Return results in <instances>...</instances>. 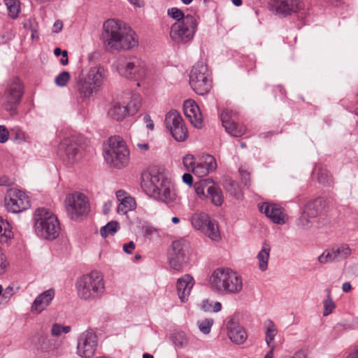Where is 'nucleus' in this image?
I'll return each instance as SVG.
<instances>
[{
	"label": "nucleus",
	"instance_id": "obj_52",
	"mask_svg": "<svg viewBox=\"0 0 358 358\" xmlns=\"http://www.w3.org/2000/svg\"><path fill=\"white\" fill-rule=\"evenodd\" d=\"M8 135L9 133L6 127L3 125H0V143H6L8 141Z\"/></svg>",
	"mask_w": 358,
	"mask_h": 358
},
{
	"label": "nucleus",
	"instance_id": "obj_19",
	"mask_svg": "<svg viewBox=\"0 0 358 358\" xmlns=\"http://www.w3.org/2000/svg\"><path fill=\"white\" fill-rule=\"evenodd\" d=\"M189 243L185 239H180L172 243L173 252L169 257L170 266L176 270L180 271L188 260L187 252Z\"/></svg>",
	"mask_w": 358,
	"mask_h": 358
},
{
	"label": "nucleus",
	"instance_id": "obj_24",
	"mask_svg": "<svg viewBox=\"0 0 358 358\" xmlns=\"http://www.w3.org/2000/svg\"><path fill=\"white\" fill-rule=\"evenodd\" d=\"M13 238V233L10 224L0 217V243H8ZM8 265V263L0 246V275L4 273Z\"/></svg>",
	"mask_w": 358,
	"mask_h": 358
},
{
	"label": "nucleus",
	"instance_id": "obj_23",
	"mask_svg": "<svg viewBox=\"0 0 358 358\" xmlns=\"http://www.w3.org/2000/svg\"><path fill=\"white\" fill-rule=\"evenodd\" d=\"M226 328L227 336L232 343L241 345L246 341L248 338L246 331L238 321L229 318L227 322Z\"/></svg>",
	"mask_w": 358,
	"mask_h": 358
},
{
	"label": "nucleus",
	"instance_id": "obj_48",
	"mask_svg": "<svg viewBox=\"0 0 358 358\" xmlns=\"http://www.w3.org/2000/svg\"><path fill=\"white\" fill-rule=\"evenodd\" d=\"M238 171L241 176L242 182L244 184L245 187H249L250 186V173L248 171L244 170L242 168H240Z\"/></svg>",
	"mask_w": 358,
	"mask_h": 358
},
{
	"label": "nucleus",
	"instance_id": "obj_1",
	"mask_svg": "<svg viewBox=\"0 0 358 358\" xmlns=\"http://www.w3.org/2000/svg\"><path fill=\"white\" fill-rule=\"evenodd\" d=\"M141 188L150 197L172 206L178 201L174 185L162 169L153 166L141 174Z\"/></svg>",
	"mask_w": 358,
	"mask_h": 358
},
{
	"label": "nucleus",
	"instance_id": "obj_35",
	"mask_svg": "<svg viewBox=\"0 0 358 358\" xmlns=\"http://www.w3.org/2000/svg\"><path fill=\"white\" fill-rule=\"evenodd\" d=\"M171 341L176 347L183 348L187 345L188 339L185 332L178 331L171 335Z\"/></svg>",
	"mask_w": 358,
	"mask_h": 358
},
{
	"label": "nucleus",
	"instance_id": "obj_18",
	"mask_svg": "<svg viewBox=\"0 0 358 358\" xmlns=\"http://www.w3.org/2000/svg\"><path fill=\"white\" fill-rule=\"evenodd\" d=\"M165 124L176 141L182 142L187 138V129L182 117L176 110H171L166 115Z\"/></svg>",
	"mask_w": 358,
	"mask_h": 358
},
{
	"label": "nucleus",
	"instance_id": "obj_8",
	"mask_svg": "<svg viewBox=\"0 0 358 358\" xmlns=\"http://www.w3.org/2000/svg\"><path fill=\"white\" fill-rule=\"evenodd\" d=\"M103 157L111 166L121 169L129 162V151L120 136H113L108 139V148L105 150Z\"/></svg>",
	"mask_w": 358,
	"mask_h": 358
},
{
	"label": "nucleus",
	"instance_id": "obj_27",
	"mask_svg": "<svg viewBox=\"0 0 358 358\" xmlns=\"http://www.w3.org/2000/svg\"><path fill=\"white\" fill-rule=\"evenodd\" d=\"M55 296L53 289H49L40 294L34 299L31 306V311L35 313H41L51 303Z\"/></svg>",
	"mask_w": 358,
	"mask_h": 358
},
{
	"label": "nucleus",
	"instance_id": "obj_60",
	"mask_svg": "<svg viewBox=\"0 0 358 358\" xmlns=\"http://www.w3.org/2000/svg\"><path fill=\"white\" fill-rule=\"evenodd\" d=\"M346 358H358V345L349 353Z\"/></svg>",
	"mask_w": 358,
	"mask_h": 358
},
{
	"label": "nucleus",
	"instance_id": "obj_3",
	"mask_svg": "<svg viewBox=\"0 0 358 358\" xmlns=\"http://www.w3.org/2000/svg\"><path fill=\"white\" fill-rule=\"evenodd\" d=\"M106 76L107 71L101 66L92 67L86 73L82 72L76 78L73 86L76 99L83 103H88L93 94L98 92Z\"/></svg>",
	"mask_w": 358,
	"mask_h": 358
},
{
	"label": "nucleus",
	"instance_id": "obj_25",
	"mask_svg": "<svg viewBox=\"0 0 358 358\" xmlns=\"http://www.w3.org/2000/svg\"><path fill=\"white\" fill-rule=\"evenodd\" d=\"M183 111L185 116L189 120L191 123L196 128H201L203 126L202 115L200 108L196 103L188 99L183 103Z\"/></svg>",
	"mask_w": 358,
	"mask_h": 358
},
{
	"label": "nucleus",
	"instance_id": "obj_20",
	"mask_svg": "<svg viewBox=\"0 0 358 358\" xmlns=\"http://www.w3.org/2000/svg\"><path fill=\"white\" fill-rule=\"evenodd\" d=\"M259 210L275 224H283L287 220L285 209L278 204L268 202L262 203L259 205Z\"/></svg>",
	"mask_w": 358,
	"mask_h": 358
},
{
	"label": "nucleus",
	"instance_id": "obj_49",
	"mask_svg": "<svg viewBox=\"0 0 358 358\" xmlns=\"http://www.w3.org/2000/svg\"><path fill=\"white\" fill-rule=\"evenodd\" d=\"M7 9L9 13V16L12 19H16L18 17V15L20 11V3L13 5V6L11 4H10V6H8Z\"/></svg>",
	"mask_w": 358,
	"mask_h": 358
},
{
	"label": "nucleus",
	"instance_id": "obj_26",
	"mask_svg": "<svg viewBox=\"0 0 358 358\" xmlns=\"http://www.w3.org/2000/svg\"><path fill=\"white\" fill-rule=\"evenodd\" d=\"M194 285V280L193 277L188 274L178 279L176 283L177 293L182 303H185L188 301Z\"/></svg>",
	"mask_w": 358,
	"mask_h": 358
},
{
	"label": "nucleus",
	"instance_id": "obj_6",
	"mask_svg": "<svg viewBox=\"0 0 358 358\" xmlns=\"http://www.w3.org/2000/svg\"><path fill=\"white\" fill-rule=\"evenodd\" d=\"M34 229L36 234L46 240L57 238L61 227L57 217L45 208H38L35 212Z\"/></svg>",
	"mask_w": 358,
	"mask_h": 358
},
{
	"label": "nucleus",
	"instance_id": "obj_2",
	"mask_svg": "<svg viewBox=\"0 0 358 358\" xmlns=\"http://www.w3.org/2000/svg\"><path fill=\"white\" fill-rule=\"evenodd\" d=\"M101 39L106 50L110 52L131 50L138 45L136 32L114 19L104 22Z\"/></svg>",
	"mask_w": 358,
	"mask_h": 358
},
{
	"label": "nucleus",
	"instance_id": "obj_64",
	"mask_svg": "<svg viewBox=\"0 0 358 358\" xmlns=\"http://www.w3.org/2000/svg\"><path fill=\"white\" fill-rule=\"evenodd\" d=\"M137 147L141 150V151H147L149 149V145L145 143H137Z\"/></svg>",
	"mask_w": 358,
	"mask_h": 358
},
{
	"label": "nucleus",
	"instance_id": "obj_47",
	"mask_svg": "<svg viewBox=\"0 0 358 358\" xmlns=\"http://www.w3.org/2000/svg\"><path fill=\"white\" fill-rule=\"evenodd\" d=\"M317 259L321 264H327L328 262H334L330 250H327L323 252V253L317 257Z\"/></svg>",
	"mask_w": 358,
	"mask_h": 358
},
{
	"label": "nucleus",
	"instance_id": "obj_55",
	"mask_svg": "<svg viewBox=\"0 0 358 358\" xmlns=\"http://www.w3.org/2000/svg\"><path fill=\"white\" fill-rule=\"evenodd\" d=\"M135 246V243L133 241H129V243L123 245V250L127 254H131Z\"/></svg>",
	"mask_w": 358,
	"mask_h": 358
},
{
	"label": "nucleus",
	"instance_id": "obj_43",
	"mask_svg": "<svg viewBox=\"0 0 358 358\" xmlns=\"http://www.w3.org/2000/svg\"><path fill=\"white\" fill-rule=\"evenodd\" d=\"M323 304H324V312H323L324 316H327L329 314H331L333 312L334 309L336 308L335 303L331 297L330 292H329L327 299L323 301Z\"/></svg>",
	"mask_w": 358,
	"mask_h": 358
},
{
	"label": "nucleus",
	"instance_id": "obj_33",
	"mask_svg": "<svg viewBox=\"0 0 358 358\" xmlns=\"http://www.w3.org/2000/svg\"><path fill=\"white\" fill-rule=\"evenodd\" d=\"M266 327V343L268 346H271V343L274 341V338L278 333V329L274 322L268 319L265 322Z\"/></svg>",
	"mask_w": 358,
	"mask_h": 358
},
{
	"label": "nucleus",
	"instance_id": "obj_58",
	"mask_svg": "<svg viewBox=\"0 0 358 358\" xmlns=\"http://www.w3.org/2000/svg\"><path fill=\"white\" fill-rule=\"evenodd\" d=\"M13 288L10 287H8L4 292L2 293V296L6 299H9L13 295Z\"/></svg>",
	"mask_w": 358,
	"mask_h": 358
},
{
	"label": "nucleus",
	"instance_id": "obj_13",
	"mask_svg": "<svg viewBox=\"0 0 358 358\" xmlns=\"http://www.w3.org/2000/svg\"><path fill=\"white\" fill-rule=\"evenodd\" d=\"M65 208L70 219L78 220L87 215L90 211V204L85 194L74 192L66 196Z\"/></svg>",
	"mask_w": 358,
	"mask_h": 358
},
{
	"label": "nucleus",
	"instance_id": "obj_21",
	"mask_svg": "<svg viewBox=\"0 0 358 358\" xmlns=\"http://www.w3.org/2000/svg\"><path fill=\"white\" fill-rule=\"evenodd\" d=\"M235 113L228 109L224 110L220 114L222 126L226 131L234 137H240L245 134L246 128L244 126L238 125L234 119Z\"/></svg>",
	"mask_w": 358,
	"mask_h": 358
},
{
	"label": "nucleus",
	"instance_id": "obj_10",
	"mask_svg": "<svg viewBox=\"0 0 358 358\" xmlns=\"http://www.w3.org/2000/svg\"><path fill=\"white\" fill-rule=\"evenodd\" d=\"M191 88L199 95L207 94L212 88L211 73L208 66L203 62L193 66L189 73Z\"/></svg>",
	"mask_w": 358,
	"mask_h": 358
},
{
	"label": "nucleus",
	"instance_id": "obj_59",
	"mask_svg": "<svg viewBox=\"0 0 358 358\" xmlns=\"http://www.w3.org/2000/svg\"><path fill=\"white\" fill-rule=\"evenodd\" d=\"M59 62L64 66L68 64L69 59H68V52L66 50L62 51V58L60 59Z\"/></svg>",
	"mask_w": 358,
	"mask_h": 358
},
{
	"label": "nucleus",
	"instance_id": "obj_51",
	"mask_svg": "<svg viewBox=\"0 0 358 358\" xmlns=\"http://www.w3.org/2000/svg\"><path fill=\"white\" fill-rule=\"evenodd\" d=\"M143 231L144 236L150 238L157 233V229L151 225L145 224L143 227Z\"/></svg>",
	"mask_w": 358,
	"mask_h": 358
},
{
	"label": "nucleus",
	"instance_id": "obj_41",
	"mask_svg": "<svg viewBox=\"0 0 358 358\" xmlns=\"http://www.w3.org/2000/svg\"><path fill=\"white\" fill-rule=\"evenodd\" d=\"M70 78V73L68 71H64L55 77V83L58 87H64L67 85Z\"/></svg>",
	"mask_w": 358,
	"mask_h": 358
},
{
	"label": "nucleus",
	"instance_id": "obj_56",
	"mask_svg": "<svg viewBox=\"0 0 358 358\" xmlns=\"http://www.w3.org/2000/svg\"><path fill=\"white\" fill-rule=\"evenodd\" d=\"M63 28V22L61 20H56L52 27V32L59 33Z\"/></svg>",
	"mask_w": 358,
	"mask_h": 358
},
{
	"label": "nucleus",
	"instance_id": "obj_5",
	"mask_svg": "<svg viewBox=\"0 0 358 358\" xmlns=\"http://www.w3.org/2000/svg\"><path fill=\"white\" fill-rule=\"evenodd\" d=\"M76 285L79 298L89 301L99 299L105 291L103 276L97 271L81 276Z\"/></svg>",
	"mask_w": 358,
	"mask_h": 358
},
{
	"label": "nucleus",
	"instance_id": "obj_34",
	"mask_svg": "<svg viewBox=\"0 0 358 358\" xmlns=\"http://www.w3.org/2000/svg\"><path fill=\"white\" fill-rule=\"evenodd\" d=\"M136 201L134 198L129 196L123 198V200L117 206V212L119 213L127 214L128 211H131L135 208Z\"/></svg>",
	"mask_w": 358,
	"mask_h": 358
},
{
	"label": "nucleus",
	"instance_id": "obj_4",
	"mask_svg": "<svg viewBox=\"0 0 358 358\" xmlns=\"http://www.w3.org/2000/svg\"><path fill=\"white\" fill-rule=\"evenodd\" d=\"M213 290L220 294H238L243 289L242 277L229 268H217L210 278Z\"/></svg>",
	"mask_w": 358,
	"mask_h": 358
},
{
	"label": "nucleus",
	"instance_id": "obj_29",
	"mask_svg": "<svg viewBox=\"0 0 358 358\" xmlns=\"http://www.w3.org/2000/svg\"><path fill=\"white\" fill-rule=\"evenodd\" d=\"M271 246L266 243L264 242L262 249L257 255L258 260V266L260 271H265L268 268V262L270 257Z\"/></svg>",
	"mask_w": 358,
	"mask_h": 358
},
{
	"label": "nucleus",
	"instance_id": "obj_30",
	"mask_svg": "<svg viewBox=\"0 0 358 358\" xmlns=\"http://www.w3.org/2000/svg\"><path fill=\"white\" fill-rule=\"evenodd\" d=\"M330 251L334 262H340L348 258L352 252L349 245L345 243L333 247Z\"/></svg>",
	"mask_w": 358,
	"mask_h": 358
},
{
	"label": "nucleus",
	"instance_id": "obj_62",
	"mask_svg": "<svg viewBox=\"0 0 358 358\" xmlns=\"http://www.w3.org/2000/svg\"><path fill=\"white\" fill-rule=\"evenodd\" d=\"M116 197L120 202L123 200V198H128L129 196H126V192L123 190H118L116 192Z\"/></svg>",
	"mask_w": 358,
	"mask_h": 358
},
{
	"label": "nucleus",
	"instance_id": "obj_44",
	"mask_svg": "<svg viewBox=\"0 0 358 358\" xmlns=\"http://www.w3.org/2000/svg\"><path fill=\"white\" fill-rule=\"evenodd\" d=\"M167 14L173 19L176 20L177 22L183 21V19L186 17L182 10L176 7L168 9Z\"/></svg>",
	"mask_w": 358,
	"mask_h": 358
},
{
	"label": "nucleus",
	"instance_id": "obj_28",
	"mask_svg": "<svg viewBox=\"0 0 358 358\" xmlns=\"http://www.w3.org/2000/svg\"><path fill=\"white\" fill-rule=\"evenodd\" d=\"M325 206V201L322 198L318 197L308 201L303 210L310 218H315L322 213Z\"/></svg>",
	"mask_w": 358,
	"mask_h": 358
},
{
	"label": "nucleus",
	"instance_id": "obj_38",
	"mask_svg": "<svg viewBox=\"0 0 358 358\" xmlns=\"http://www.w3.org/2000/svg\"><path fill=\"white\" fill-rule=\"evenodd\" d=\"M317 180L320 183L329 186L333 182L332 177L326 168L321 167L318 170Z\"/></svg>",
	"mask_w": 358,
	"mask_h": 358
},
{
	"label": "nucleus",
	"instance_id": "obj_36",
	"mask_svg": "<svg viewBox=\"0 0 358 358\" xmlns=\"http://www.w3.org/2000/svg\"><path fill=\"white\" fill-rule=\"evenodd\" d=\"M37 348L42 352H50L55 348V342L47 336H41L38 338Z\"/></svg>",
	"mask_w": 358,
	"mask_h": 358
},
{
	"label": "nucleus",
	"instance_id": "obj_11",
	"mask_svg": "<svg viewBox=\"0 0 358 358\" xmlns=\"http://www.w3.org/2000/svg\"><path fill=\"white\" fill-rule=\"evenodd\" d=\"M196 29L197 22L195 17L187 15L183 21L176 22L172 24L169 35L175 43L185 44L193 39Z\"/></svg>",
	"mask_w": 358,
	"mask_h": 358
},
{
	"label": "nucleus",
	"instance_id": "obj_40",
	"mask_svg": "<svg viewBox=\"0 0 358 358\" xmlns=\"http://www.w3.org/2000/svg\"><path fill=\"white\" fill-rule=\"evenodd\" d=\"M306 213L303 210L302 214L300 217L296 220V226L302 229H308L312 226V222Z\"/></svg>",
	"mask_w": 358,
	"mask_h": 358
},
{
	"label": "nucleus",
	"instance_id": "obj_53",
	"mask_svg": "<svg viewBox=\"0 0 358 358\" xmlns=\"http://www.w3.org/2000/svg\"><path fill=\"white\" fill-rule=\"evenodd\" d=\"M213 301L208 299L202 301L201 308L205 312H212L213 310Z\"/></svg>",
	"mask_w": 358,
	"mask_h": 358
},
{
	"label": "nucleus",
	"instance_id": "obj_46",
	"mask_svg": "<svg viewBox=\"0 0 358 358\" xmlns=\"http://www.w3.org/2000/svg\"><path fill=\"white\" fill-rule=\"evenodd\" d=\"M182 161L184 166L188 171H193V169L195 168L196 166L194 163V158L192 155H187L185 157H184Z\"/></svg>",
	"mask_w": 358,
	"mask_h": 358
},
{
	"label": "nucleus",
	"instance_id": "obj_14",
	"mask_svg": "<svg viewBox=\"0 0 358 358\" xmlns=\"http://www.w3.org/2000/svg\"><path fill=\"white\" fill-rule=\"evenodd\" d=\"M194 188L195 193L201 199H209L216 206L222 204L224 201L222 192L212 179H201L194 184Z\"/></svg>",
	"mask_w": 358,
	"mask_h": 358
},
{
	"label": "nucleus",
	"instance_id": "obj_9",
	"mask_svg": "<svg viewBox=\"0 0 358 358\" xmlns=\"http://www.w3.org/2000/svg\"><path fill=\"white\" fill-rule=\"evenodd\" d=\"M24 93V86L22 81L17 76L12 78L1 96V102L4 110L11 115L16 114L17 108L22 101Z\"/></svg>",
	"mask_w": 358,
	"mask_h": 358
},
{
	"label": "nucleus",
	"instance_id": "obj_61",
	"mask_svg": "<svg viewBox=\"0 0 358 358\" xmlns=\"http://www.w3.org/2000/svg\"><path fill=\"white\" fill-rule=\"evenodd\" d=\"M283 358H306V356L303 351H298L292 357L287 356Z\"/></svg>",
	"mask_w": 358,
	"mask_h": 358
},
{
	"label": "nucleus",
	"instance_id": "obj_32",
	"mask_svg": "<svg viewBox=\"0 0 358 358\" xmlns=\"http://www.w3.org/2000/svg\"><path fill=\"white\" fill-rule=\"evenodd\" d=\"M129 115L136 114L141 108V99L138 94H132L130 101L124 105Z\"/></svg>",
	"mask_w": 358,
	"mask_h": 358
},
{
	"label": "nucleus",
	"instance_id": "obj_37",
	"mask_svg": "<svg viewBox=\"0 0 358 358\" xmlns=\"http://www.w3.org/2000/svg\"><path fill=\"white\" fill-rule=\"evenodd\" d=\"M119 228V224L117 221H110L100 229L102 237L106 238L108 236H113Z\"/></svg>",
	"mask_w": 358,
	"mask_h": 358
},
{
	"label": "nucleus",
	"instance_id": "obj_63",
	"mask_svg": "<svg viewBox=\"0 0 358 358\" xmlns=\"http://www.w3.org/2000/svg\"><path fill=\"white\" fill-rule=\"evenodd\" d=\"M222 309V304L219 301H216L215 303H213V310L212 312L217 313L220 311Z\"/></svg>",
	"mask_w": 358,
	"mask_h": 358
},
{
	"label": "nucleus",
	"instance_id": "obj_50",
	"mask_svg": "<svg viewBox=\"0 0 358 358\" xmlns=\"http://www.w3.org/2000/svg\"><path fill=\"white\" fill-rule=\"evenodd\" d=\"M203 164L206 166V168H208L210 172L215 170L217 166L215 159L211 156L207 157L206 158L205 162Z\"/></svg>",
	"mask_w": 358,
	"mask_h": 358
},
{
	"label": "nucleus",
	"instance_id": "obj_7",
	"mask_svg": "<svg viewBox=\"0 0 358 358\" xmlns=\"http://www.w3.org/2000/svg\"><path fill=\"white\" fill-rule=\"evenodd\" d=\"M89 141L82 134H73L65 137L59 145V150L64 154V160L68 165L77 163L87 150Z\"/></svg>",
	"mask_w": 358,
	"mask_h": 358
},
{
	"label": "nucleus",
	"instance_id": "obj_17",
	"mask_svg": "<svg viewBox=\"0 0 358 358\" xmlns=\"http://www.w3.org/2000/svg\"><path fill=\"white\" fill-rule=\"evenodd\" d=\"M98 345L97 336L92 329L81 333L77 339V354L82 358L92 357Z\"/></svg>",
	"mask_w": 358,
	"mask_h": 358
},
{
	"label": "nucleus",
	"instance_id": "obj_39",
	"mask_svg": "<svg viewBox=\"0 0 358 358\" xmlns=\"http://www.w3.org/2000/svg\"><path fill=\"white\" fill-rule=\"evenodd\" d=\"M214 320L212 318H206L197 321V326L199 331L203 334H208L213 325Z\"/></svg>",
	"mask_w": 358,
	"mask_h": 358
},
{
	"label": "nucleus",
	"instance_id": "obj_12",
	"mask_svg": "<svg viewBox=\"0 0 358 358\" xmlns=\"http://www.w3.org/2000/svg\"><path fill=\"white\" fill-rule=\"evenodd\" d=\"M116 69L122 77L135 81L144 78L147 73L145 63L137 57L120 59Z\"/></svg>",
	"mask_w": 358,
	"mask_h": 358
},
{
	"label": "nucleus",
	"instance_id": "obj_31",
	"mask_svg": "<svg viewBox=\"0 0 358 358\" xmlns=\"http://www.w3.org/2000/svg\"><path fill=\"white\" fill-rule=\"evenodd\" d=\"M108 115L117 121H121L127 115H129L125 106L120 103H115L109 110Z\"/></svg>",
	"mask_w": 358,
	"mask_h": 358
},
{
	"label": "nucleus",
	"instance_id": "obj_45",
	"mask_svg": "<svg viewBox=\"0 0 358 358\" xmlns=\"http://www.w3.org/2000/svg\"><path fill=\"white\" fill-rule=\"evenodd\" d=\"M192 172L194 173V174L200 177L208 174V173H210V171L208 169V168L206 167V166L203 163H199L197 164L195 168L193 169Z\"/></svg>",
	"mask_w": 358,
	"mask_h": 358
},
{
	"label": "nucleus",
	"instance_id": "obj_42",
	"mask_svg": "<svg viewBox=\"0 0 358 358\" xmlns=\"http://www.w3.org/2000/svg\"><path fill=\"white\" fill-rule=\"evenodd\" d=\"M71 331L69 326H62V324L55 323L52 326L51 334L53 336H59L62 333L68 334Z\"/></svg>",
	"mask_w": 358,
	"mask_h": 358
},
{
	"label": "nucleus",
	"instance_id": "obj_22",
	"mask_svg": "<svg viewBox=\"0 0 358 358\" xmlns=\"http://www.w3.org/2000/svg\"><path fill=\"white\" fill-rule=\"evenodd\" d=\"M272 6L278 15L285 17L299 12L303 3L300 0H273Z\"/></svg>",
	"mask_w": 358,
	"mask_h": 358
},
{
	"label": "nucleus",
	"instance_id": "obj_15",
	"mask_svg": "<svg viewBox=\"0 0 358 358\" xmlns=\"http://www.w3.org/2000/svg\"><path fill=\"white\" fill-rule=\"evenodd\" d=\"M192 227L201 231L206 236L213 241L220 239V233L217 223L211 220L210 216L205 213H196L190 218Z\"/></svg>",
	"mask_w": 358,
	"mask_h": 358
},
{
	"label": "nucleus",
	"instance_id": "obj_16",
	"mask_svg": "<svg viewBox=\"0 0 358 358\" xmlns=\"http://www.w3.org/2000/svg\"><path fill=\"white\" fill-rule=\"evenodd\" d=\"M6 210L12 213H19L30 208L29 197L22 190L16 188L8 189L4 198Z\"/></svg>",
	"mask_w": 358,
	"mask_h": 358
},
{
	"label": "nucleus",
	"instance_id": "obj_57",
	"mask_svg": "<svg viewBox=\"0 0 358 358\" xmlns=\"http://www.w3.org/2000/svg\"><path fill=\"white\" fill-rule=\"evenodd\" d=\"M182 181L184 183L192 186L193 184V177L190 173H184L182 177Z\"/></svg>",
	"mask_w": 358,
	"mask_h": 358
},
{
	"label": "nucleus",
	"instance_id": "obj_54",
	"mask_svg": "<svg viewBox=\"0 0 358 358\" xmlns=\"http://www.w3.org/2000/svg\"><path fill=\"white\" fill-rule=\"evenodd\" d=\"M143 122L145 124L146 127L149 130L152 131L154 129V127H155L154 122H153L152 120L151 119V117L149 115H144Z\"/></svg>",
	"mask_w": 358,
	"mask_h": 358
}]
</instances>
